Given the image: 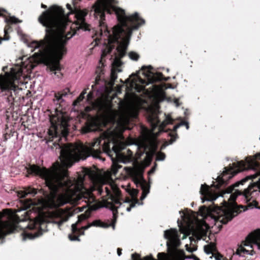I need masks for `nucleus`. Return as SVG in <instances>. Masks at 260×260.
<instances>
[{"mask_svg":"<svg viewBox=\"0 0 260 260\" xmlns=\"http://www.w3.org/2000/svg\"><path fill=\"white\" fill-rule=\"evenodd\" d=\"M4 31H5V35H6V34H7V30H6V28L5 29V30H4Z\"/></svg>","mask_w":260,"mask_h":260,"instance_id":"c03bdc74","label":"nucleus"},{"mask_svg":"<svg viewBox=\"0 0 260 260\" xmlns=\"http://www.w3.org/2000/svg\"><path fill=\"white\" fill-rule=\"evenodd\" d=\"M26 201V205H25V207L28 208L29 206L34 204V202L31 200H28Z\"/></svg>","mask_w":260,"mask_h":260,"instance_id":"cd10ccee","label":"nucleus"},{"mask_svg":"<svg viewBox=\"0 0 260 260\" xmlns=\"http://www.w3.org/2000/svg\"><path fill=\"white\" fill-rule=\"evenodd\" d=\"M133 260H155L151 256H147L143 259L140 258V255L138 254L134 253L132 255Z\"/></svg>","mask_w":260,"mask_h":260,"instance_id":"412c9836","label":"nucleus"},{"mask_svg":"<svg viewBox=\"0 0 260 260\" xmlns=\"http://www.w3.org/2000/svg\"><path fill=\"white\" fill-rule=\"evenodd\" d=\"M39 22L46 27L44 38L40 41H32L27 43V46L34 52L38 51L27 60L22 62L21 66H16L11 69L10 73H6L4 76L0 75V89L2 91L10 92V98L14 100L12 90L16 94L21 90L18 85L24 84L27 75L40 62L48 66L52 71L60 70L59 60L67 52L66 43L74 34H66L65 28L68 18L62 9L53 6L44 11L38 18Z\"/></svg>","mask_w":260,"mask_h":260,"instance_id":"f03ea898","label":"nucleus"},{"mask_svg":"<svg viewBox=\"0 0 260 260\" xmlns=\"http://www.w3.org/2000/svg\"><path fill=\"white\" fill-rule=\"evenodd\" d=\"M222 257L221 255H219L218 256L217 258H216V259L217 260H220V258Z\"/></svg>","mask_w":260,"mask_h":260,"instance_id":"ea45409f","label":"nucleus"},{"mask_svg":"<svg viewBox=\"0 0 260 260\" xmlns=\"http://www.w3.org/2000/svg\"><path fill=\"white\" fill-rule=\"evenodd\" d=\"M186 123L187 122H181L174 126L173 131L171 132V133L170 134L171 142L168 144L167 145L172 144L176 140L177 138V134L175 133V131L181 126L185 125Z\"/></svg>","mask_w":260,"mask_h":260,"instance_id":"a211bd4d","label":"nucleus"},{"mask_svg":"<svg viewBox=\"0 0 260 260\" xmlns=\"http://www.w3.org/2000/svg\"><path fill=\"white\" fill-rule=\"evenodd\" d=\"M2 215H0L1 218ZM16 228V224L12 219L3 221L0 219V243L3 242L4 237L12 233Z\"/></svg>","mask_w":260,"mask_h":260,"instance_id":"f8f14e48","label":"nucleus"},{"mask_svg":"<svg viewBox=\"0 0 260 260\" xmlns=\"http://www.w3.org/2000/svg\"><path fill=\"white\" fill-rule=\"evenodd\" d=\"M166 157L165 154L161 152H158L156 154V160L158 161L164 160Z\"/></svg>","mask_w":260,"mask_h":260,"instance_id":"393cba45","label":"nucleus"},{"mask_svg":"<svg viewBox=\"0 0 260 260\" xmlns=\"http://www.w3.org/2000/svg\"><path fill=\"white\" fill-rule=\"evenodd\" d=\"M2 11H4V10H0V16L2 14Z\"/></svg>","mask_w":260,"mask_h":260,"instance_id":"37998d69","label":"nucleus"},{"mask_svg":"<svg viewBox=\"0 0 260 260\" xmlns=\"http://www.w3.org/2000/svg\"><path fill=\"white\" fill-rule=\"evenodd\" d=\"M74 13L76 18V24L77 25V27L84 30H89L90 26L85 20V17L87 14V11L86 10L75 9Z\"/></svg>","mask_w":260,"mask_h":260,"instance_id":"ddd939ff","label":"nucleus"},{"mask_svg":"<svg viewBox=\"0 0 260 260\" xmlns=\"http://www.w3.org/2000/svg\"><path fill=\"white\" fill-rule=\"evenodd\" d=\"M147 119L151 126V130L146 127L141 126V135L135 140L137 146L136 155L137 158H140L145 154L144 158L147 161H151L153 154L157 149V142L155 139L156 135L154 129L159 126V132L164 131V127L167 124L172 123L173 120L169 116H166L165 120L161 123L159 119L158 113L151 111L148 114Z\"/></svg>","mask_w":260,"mask_h":260,"instance_id":"20e7f679","label":"nucleus"},{"mask_svg":"<svg viewBox=\"0 0 260 260\" xmlns=\"http://www.w3.org/2000/svg\"><path fill=\"white\" fill-rule=\"evenodd\" d=\"M190 256L191 257V258L193 259V260H200V259L195 255H192Z\"/></svg>","mask_w":260,"mask_h":260,"instance_id":"7c9ffc66","label":"nucleus"},{"mask_svg":"<svg viewBox=\"0 0 260 260\" xmlns=\"http://www.w3.org/2000/svg\"><path fill=\"white\" fill-rule=\"evenodd\" d=\"M86 93V90L84 89L80 94L77 99L74 102L73 105L74 106H77L80 104V102H82L85 98V95Z\"/></svg>","mask_w":260,"mask_h":260,"instance_id":"aec40b11","label":"nucleus"},{"mask_svg":"<svg viewBox=\"0 0 260 260\" xmlns=\"http://www.w3.org/2000/svg\"><path fill=\"white\" fill-rule=\"evenodd\" d=\"M6 21L8 23L15 24L17 23L21 22V21L19 20L18 18L15 17H10L9 18L6 19Z\"/></svg>","mask_w":260,"mask_h":260,"instance_id":"4be33fe9","label":"nucleus"},{"mask_svg":"<svg viewBox=\"0 0 260 260\" xmlns=\"http://www.w3.org/2000/svg\"><path fill=\"white\" fill-rule=\"evenodd\" d=\"M171 84H161L159 85H153L152 91L153 93L158 96L161 100L165 99L166 95L164 90L167 88H172Z\"/></svg>","mask_w":260,"mask_h":260,"instance_id":"dca6fc26","label":"nucleus"},{"mask_svg":"<svg viewBox=\"0 0 260 260\" xmlns=\"http://www.w3.org/2000/svg\"><path fill=\"white\" fill-rule=\"evenodd\" d=\"M29 211H26V212H25V213H26V214L28 215V218H30V216H29V215H28V214H29Z\"/></svg>","mask_w":260,"mask_h":260,"instance_id":"79ce46f5","label":"nucleus"},{"mask_svg":"<svg viewBox=\"0 0 260 260\" xmlns=\"http://www.w3.org/2000/svg\"><path fill=\"white\" fill-rule=\"evenodd\" d=\"M185 126H186V128L187 129H188L189 128V125H188V123L187 122L186 123Z\"/></svg>","mask_w":260,"mask_h":260,"instance_id":"e433bc0d","label":"nucleus"},{"mask_svg":"<svg viewBox=\"0 0 260 260\" xmlns=\"http://www.w3.org/2000/svg\"><path fill=\"white\" fill-rule=\"evenodd\" d=\"M90 208H91V209H92V210H95V209H96V208L94 207V205H93V206H91V207H90Z\"/></svg>","mask_w":260,"mask_h":260,"instance_id":"58836bf2","label":"nucleus"},{"mask_svg":"<svg viewBox=\"0 0 260 260\" xmlns=\"http://www.w3.org/2000/svg\"><path fill=\"white\" fill-rule=\"evenodd\" d=\"M93 97L92 92H90L87 95V100L88 101H90Z\"/></svg>","mask_w":260,"mask_h":260,"instance_id":"c85d7f7f","label":"nucleus"},{"mask_svg":"<svg viewBox=\"0 0 260 260\" xmlns=\"http://www.w3.org/2000/svg\"><path fill=\"white\" fill-rule=\"evenodd\" d=\"M69 118L66 114L57 113L56 116L50 119L51 126L48 133L51 138L57 137L60 134L66 136L68 133V122Z\"/></svg>","mask_w":260,"mask_h":260,"instance_id":"9d476101","label":"nucleus"},{"mask_svg":"<svg viewBox=\"0 0 260 260\" xmlns=\"http://www.w3.org/2000/svg\"><path fill=\"white\" fill-rule=\"evenodd\" d=\"M241 193V191L236 190L234 193L230 194L228 202L224 201L222 207L215 206L201 207L199 212L203 220L195 219L194 224L192 225L189 220L187 226L183 227L178 219L177 222L181 232L186 235H189L192 232L193 234L202 236L206 235L208 229L213 225L220 229L222 224L226 223L238 214L234 202Z\"/></svg>","mask_w":260,"mask_h":260,"instance_id":"7ed1b4c3","label":"nucleus"},{"mask_svg":"<svg viewBox=\"0 0 260 260\" xmlns=\"http://www.w3.org/2000/svg\"><path fill=\"white\" fill-rule=\"evenodd\" d=\"M126 174L133 178V180L138 187L142 190L141 200H144L149 193L150 185L144 179L142 175V171L140 167L138 161L132 162V166L126 167L124 168Z\"/></svg>","mask_w":260,"mask_h":260,"instance_id":"1a4fd4ad","label":"nucleus"},{"mask_svg":"<svg viewBox=\"0 0 260 260\" xmlns=\"http://www.w3.org/2000/svg\"><path fill=\"white\" fill-rule=\"evenodd\" d=\"M68 91H62L61 92L55 93L54 101L57 102V104H60L64 101L63 98L67 95Z\"/></svg>","mask_w":260,"mask_h":260,"instance_id":"6ab92c4d","label":"nucleus"},{"mask_svg":"<svg viewBox=\"0 0 260 260\" xmlns=\"http://www.w3.org/2000/svg\"><path fill=\"white\" fill-rule=\"evenodd\" d=\"M164 237L168 240L167 245L172 260H185V259L191 258L190 256L185 255L184 251L183 250L176 249V248L181 244L179 236L176 229H171L165 231Z\"/></svg>","mask_w":260,"mask_h":260,"instance_id":"0eeeda50","label":"nucleus"},{"mask_svg":"<svg viewBox=\"0 0 260 260\" xmlns=\"http://www.w3.org/2000/svg\"><path fill=\"white\" fill-rule=\"evenodd\" d=\"M187 251L189 252H193V251L196 250L195 249H192L191 248H190V247L188 248V250H186Z\"/></svg>","mask_w":260,"mask_h":260,"instance_id":"72a5a7b5","label":"nucleus"},{"mask_svg":"<svg viewBox=\"0 0 260 260\" xmlns=\"http://www.w3.org/2000/svg\"><path fill=\"white\" fill-rule=\"evenodd\" d=\"M158 72H154L152 68H142L136 74H132L126 80L125 103L118 106L119 110L113 108L110 101L100 100L99 109L111 122L115 124L113 129L103 133L100 138L85 145L81 143H69L63 146L57 144L60 150V162L54 163L51 169L40 168L36 165L26 167L28 174L38 175L45 179L51 191V197L46 203L50 209L44 219L35 217L27 228L31 230L24 233L23 239H32L41 236L42 231L47 226L46 222L56 224L60 228L73 215L77 209L72 207L64 209L57 208L67 203L72 205L85 202L83 207L95 202L92 191L103 184L116 185L111 178L121 168L117 161L127 164L132 161L133 153L128 150V156L120 153L124 149L122 133L131 129L130 119L137 117L140 105L139 98L134 92H140L145 85L155 81H167Z\"/></svg>","mask_w":260,"mask_h":260,"instance_id":"f257e3e1","label":"nucleus"},{"mask_svg":"<svg viewBox=\"0 0 260 260\" xmlns=\"http://www.w3.org/2000/svg\"><path fill=\"white\" fill-rule=\"evenodd\" d=\"M200 192L203 196L202 198V202H204L205 201H213L218 198V196L212 192L209 186L206 184L201 185Z\"/></svg>","mask_w":260,"mask_h":260,"instance_id":"4468645a","label":"nucleus"},{"mask_svg":"<svg viewBox=\"0 0 260 260\" xmlns=\"http://www.w3.org/2000/svg\"><path fill=\"white\" fill-rule=\"evenodd\" d=\"M117 254L118 256H120L121 254V249L120 248L117 249Z\"/></svg>","mask_w":260,"mask_h":260,"instance_id":"473e14b6","label":"nucleus"},{"mask_svg":"<svg viewBox=\"0 0 260 260\" xmlns=\"http://www.w3.org/2000/svg\"><path fill=\"white\" fill-rule=\"evenodd\" d=\"M175 103H176L177 106H179V104L178 103V100L176 99L175 101Z\"/></svg>","mask_w":260,"mask_h":260,"instance_id":"c9c22d12","label":"nucleus"},{"mask_svg":"<svg viewBox=\"0 0 260 260\" xmlns=\"http://www.w3.org/2000/svg\"><path fill=\"white\" fill-rule=\"evenodd\" d=\"M37 191L36 189L28 187L18 191V196L19 198H24L27 195H30L34 197L37 194Z\"/></svg>","mask_w":260,"mask_h":260,"instance_id":"f3484780","label":"nucleus"},{"mask_svg":"<svg viewBox=\"0 0 260 260\" xmlns=\"http://www.w3.org/2000/svg\"><path fill=\"white\" fill-rule=\"evenodd\" d=\"M179 213L181 214V217H182V220L184 222H185L186 218H187V215L182 211H180Z\"/></svg>","mask_w":260,"mask_h":260,"instance_id":"bb28decb","label":"nucleus"},{"mask_svg":"<svg viewBox=\"0 0 260 260\" xmlns=\"http://www.w3.org/2000/svg\"><path fill=\"white\" fill-rule=\"evenodd\" d=\"M9 39V37H7L6 36L3 38H0V44L2 43V40H8Z\"/></svg>","mask_w":260,"mask_h":260,"instance_id":"c756f323","label":"nucleus"},{"mask_svg":"<svg viewBox=\"0 0 260 260\" xmlns=\"http://www.w3.org/2000/svg\"><path fill=\"white\" fill-rule=\"evenodd\" d=\"M252 188V186H249L247 189L244 190V191L243 192V194L245 198H248V197L249 196L250 191H251V189Z\"/></svg>","mask_w":260,"mask_h":260,"instance_id":"a878e982","label":"nucleus"},{"mask_svg":"<svg viewBox=\"0 0 260 260\" xmlns=\"http://www.w3.org/2000/svg\"><path fill=\"white\" fill-rule=\"evenodd\" d=\"M155 169V167H153L151 169V170L149 172V174H152L154 172Z\"/></svg>","mask_w":260,"mask_h":260,"instance_id":"2f4dec72","label":"nucleus"},{"mask_svg":"<svg viewBox=\"0 0 260 260\" xmlns=\"http://www.w3.org/2000/svg\"><path fill=\"white\" fill-rule=\"evenodd\" d=\"M157 257L159 260H170L169 256L165 253H158Z\"/></svg>","mask_w":260,"mask_h":260,"instance_id":"b1692460","label":"nucleus"},{"mask_svg":"<svg viewBox=\"0 0 260 260\" xmlns=\"http://www.w3.org/2000/svg\"><path fill=\"white\" fill-rule=\"evenodd\" d=\"M234 165L236 170L225 168L222 174L217 178L216 182L217 183L213 185L215 187L219 188L220 186L226 184L227 181L239 172L246 169L254 170L260 167V153L253 157H247L245 161H239Z\"/></svg>","mask_w":260,"mask_h":260,"instance_id":"423d86ee","label":"nucleus"},{"mask_svg":"<svg viewBox=\"0 0 260 260\" xmlns=\"http://www.w3.org/2000/svg\"><path fill=\"white\" fill-rule=\"evenodd\" d=\"M128 56L132 60H137L139 58V54L133 51L130 52L128 53Z\"/></svg>","mask_w":260,"mask_h":260,"instance_id":"5701e85b","label":"nucleus"},{"mask_svg":"<svg viewBox=\"0 0 260 260\" xmlns=\"http://www.w3.org/2000/svg\"><path fill=\"white\" fill-rule=\"evenodd\" d=\"M255 249L260 251V228L251 233L246 238V241L237 248L235 254L240 256L246 254L253 255L256 253Z\"/></svg>","mask_w":260,"mask_h":260,"instance_id":"6e6552de","label":"nucleus"},{"mask_svg":"<svg viewBox=\"0 0 260 260\" xmlns=\"http://www.w3.org/2000/svg\"><path fill=\"white\" fill-rule=\"evenodd\" d=\"M101 124L99 119L95 118H91L88 120L86 125L83 128V132L85 133L98 131L101 130Z\"/></svg>","mask_w":260,"mask_h":260,"instance_id":"2eb2a0df","label":"nucleus"},{"mask_svg":"<svg viewBox=\"0 0 260 260\" xmlns=\"http://www.w3.org/2000/svg\"><path fill=\"white\" fill-rule=\"evenodd\" d=\"M126 191L132 197V199L127 198L123 200L117 185L113 184H103L99 189L98 194L101 196L104 206L109 208L113 211V215L115 218L116 214L120 212L123 214L124 211L129 212L132 208L135 207L136 204H139L136 198L138 192L137 189L128 187Z\"/></svg>","mask_w":260,"mask_h":260,"instance_id":"39448f33","label":"nucleus"},{"mask_svg":"<svg viewBox=\"0 0 260 260\" xmlns=\"http://www.w3.org/2000/svg\"><path fill=\"white\" fill-rule=\"evenodd\" d=\"M41 7H42V8H47V6L46 5L43 4L41 5Z\"/></svg>","mask_w":260,"mask_h":260,"instance_id":"4c0bfd02","label":"nucleus"},{"mask_svg":"<svg viewBox=\"0 0 260 260\" xmlns=\"http://www.w3.org/2000/svg\"><path fill=\"white\" fill-rule=\"evenodd\" d=\"M189 247V246H188V244H186L185 245V248H186V250H188V248Z\"/></svg>","mask_w":260,"mask_h":260,"instance_id":"a19ab883","label":"nucleus"},{"mask_svg":"<svg viewBox=\"0 0 260 260\" xmlns=\"http://www.w3.org/2000/svg\"><path fill=\"white\" fill-rule=\"evenodd\" d=\"M88 218L86 214H82L78 216V220L77 223H74L72 225V234L69 235V238L71 241L79 240L78 236L84 234V230L88 229L91 226H100L103 228H108L109 225L101 221L100 220H96L93 221L91 224L87 226H82L81 229L77 227V224L79 222L86 219Z\"/></svg>","mask_w":260,"mask_h":260,"instance_id":"9b49d317","label":"nucleus"},{"mask_svg":"<svg viewBox=\"0 0 260 260\" xmlns=\"http://www.w3.org/2000/svg\"><path fill=\"white\" fill-rule=\"evenodd\" d=\"M67 8H68L69 10L72 11V7H71V5H69V4H67Z\"/></svg>","mask_w":260,"mask_h":260,"instance_id":"f704fd0d","label":"nucleus"}]
</instances>
